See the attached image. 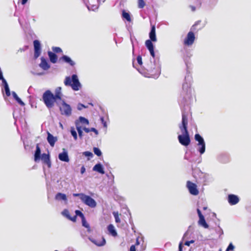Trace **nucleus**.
<instances>
[{
	"instance_id": "1",
	"label": "nucleus",
	"mask_w": 251,
	"mask_h": 251,
	"mask_svg": "<svg viewBox=\"0 0 251 251\" xmlns=\"http://www.w3.org/2000/svg\"><path fill=\"white\" fill-rule=\"evenodd\" d=\"M40 159L44 164L47 165L49 168L51 167V163L49 154L44 153L41 156V149L39 144H37L36 145V151L34 153V161L38 162Z\"/></svg>"
},
{
	"instance_id": "2",
	"label": "nucleus",
	"mask_w": 251,
	"mask_h": 251,
	"mask_svg": "<svg viewBox=\"0 0 251 251\" xmlns=\"http://www.w3.org/2000/svg\"><path fill=\"white\" fill-rule=\"evenodd\" d=\"M42 100L45 105L49 109L52 108L58 99L49 90H46L43 94Z\"/></svg>"
},
{
	"instance_id": "3",
	"label": "nucleus",
	"mask_w": 251,
	"mask_h": 251,
	"mask_svg": "<svg viewBox=\"0 0 251 251\" xmlns=\"http://www.w3.org/2000/svg\"><path fill=\"white\" fill-rule=\"evenodd\" d=\"M64 84L66 86H71L74 91H78L81 87L80 83L76 75H73L72 78L67 76L64 80Z\"/></svg>"
},
{
	"instance_id": "4",
	"label": "nucleus",
	"mask_w": 251,
	"mask_h": 251,
	"mask_svg": "<svg viewBox=\"0 0 251 251\" xmlns=\"http://www.w3.org/2000/svg\"><path fill=\"white\" fill-rule=\"evenodd\" d=\"M182 135L178 136V140L180 144L184 146H188L190 144V138L188 131H181Z\"/></svg>"
},
{
	"instance_id": "5",
	"label": "nucleus",
	"mask_w": 251,
	"mask_h": 251,
	"mask_svg": "<svg viewBox=\"0 0 251 251\" xmlns=\"http://www.w3.org/2000/svg\"><path fill=\"white\" fill-rule=\"evenodd\" d=\"M195 139L198 142V146L200 147L198 151L201 154H203L205 151V143L203 138L199 134H196Z\"/></svg>"
},
{
	"instance_id": "6",
	"label": "nucleus",
	"mask_w": 251,
	"mask_h": 251,
	"mask_svg": "<svg viewBox=\"0 0 251 251\" xmlns=\"http://www.w3.org/2000/svg\"><path fill=\"white\" fill-rule=\"evenodd\" d=\"M62 100V105L60 106L59 109L62 115H65L69 116L72 113V108L69 104L66 103L64 100Z\"/></svg>"
},
{
	"instance_id": "7",
	"label": "nucleus",
	"mask_w": 251,
	"mask_h": 251,
	"mask_svg": "<svg viewBox=\"0 0 251 251\" xmlns=\"http://www.w3.org/2000/svg\"><path fill=\"white\" fill-rule=\"evenodd\" d=\"M186 186L189 193L191 195L197 196L199 194V191L197 189V186L195 183L190 181H187Z\"/></svg>"
},
{
	"instance_id": "8",
	"label": "nucleus",
	"mask_w": 251,
	"mask_h": 251,
	"mask_svg": "<svg viewBox=\"0 0 251 251\" xmlns=\"http://www.w3.org/2000/svg\"><path fill=\"white\" fill-rule=\"evenodd\" d=\"M195 40V36L192 31H189L184 40L183 44L187 46L192 45Z\"/></svg>"
},
{
	"instance_id": "9",
	"label": "nucleus",
	"mask_w": 251,
	"mask_h": 251,
	"mask_svg": "<svg viewBox=\"0 0 251 251\" xmlns=\"http://www.w3.org/2000/svg\"><path fill=\"white\" fill-rule=\"evenodd\" d=\"M82 201L91 208H94L97 205L96 201L90 196L86 195H84Z\"/></svg>"
},
{
	"instance_id": "10",
	"label": "nucleus",
	"mask_w": 251,
	"mask_h": 251,
	"mask_svg": "<svg viewBox=\"0 0 251 251\" xmlns=\"http://www.w3.org/2000/svg\"><path fill=\"white\" fill-rule=\"evenodd\" d=\"M34 45V58L37 59L41 54V48L40 42L35 40L33 41Z\"/></svg>"
},
{
	"instance_id": "11",
	"label": "nucleus",
	"mask_w": 251,
	"mask_h": 251,
	"mask_svg": "<svg viewBox=\"0 0 251 251\" xmlns=\"http://www.w3.org/2000/svg\"><path fill=\"white\" fill-rule=\"evenodd\" d=\"M89 239L98 246H103L106 243V241L104 237L100 235L98 236L97 239L89 237Z\"/></svg>"
},
{
	"instance_id": "12",
	"label": "nucleus",
	"mask_w": 251,
	"mask_h": 251,
	"mask_svg": "<svg viewBox=\"0 0 251 251\" xmlns=\"http://www.w3.org/2000/svg\"><path fill=\"white\" fill-rule=\"evenodd\" d=\"M188 118L185 113L182 114V124L179 126L181 131H188L187 129Z\"/></svg>"
},
{
	"instance_id": "13",
	"label": "nucleus",
	"mask_w": 251,
	"mask_h": 251,
	"mask_svg": "<svg viewBox=\"0 0 251 251\" xmlns=\"http://www.w3.org/2000/svg\"><path fill=\"white\" fill-rule=\"evenodd\" d=\"M199 217V220L198 221V224L199 225L205 228H208L209 227L208 225L206 223L204 217L202 214L201 210L199 209H197V210Z\"/></svg>"
},
{
	"instance_id": "14",
	"label": "nucleus",
	"mask_w": 251,
	"mask_h": 251,
	"mask_svg": "<svg viewBox=\"0 0 251 251\" xmlns=\"http://www.w3.org/2000/svg\"><path fill=\"white\" fill-rule=\"evenodd\" d=\"M227 200L228 203L231 205H235L239 201V199L238 197L233 194L228 195Z\"/></svg>"
},
{
	"instance_id": "15",
	"label": "nucleus",
	"mask_w": 251,
	"mask_h": 251,
	"mask_svg": "<svg viewBox=\"0 0 251 251\" xmlns=\"http://www.w3.org/2000/svg\"><path fill=\"white\" fill-rule=\"evenodd\" d=\"M152 42V41L150 40H147L145 42V45L150 51L151 55L154 58L155 57V53L154 51V46Z\"/></svg>"
},
{
	"instance_id": "16",
	"label": "nucleus",
	"mask_w": 251,
	"mask_h": 251,
	"mask_svg": "<svg viewBox=\"0 0 251 251\" xmlns=\"http://www.w3.org/2000/svg\"><path fill=\"white\" fill-rule=\"evenodd\" d=\"M150 40L152 42H156L157 38L155 34V26L153 25L151 26V31L149 33Z\"/></svg>"
},
{
	"instance_id": "17",
	"label": "nucleus",
	"mask_w": 251,
	"mask_h": 251,
	"mask_svg": "<svg viewBox=\"0 0 251 251\" xmlns=\"http://www.w3.org/2000/svg\"><path fill=\"white\" fill-rule=\"evenodd\" d=\"M41 63L39 66L44 70H47L50 68V65L48 63L47 61L43 57L41 58Z\"/></svg>"
},
{
	"instance_id": "18",
	"label": "nucleus",
	"mask_w": 251,
	"mask_h": 251,
	"mask_svg": "<svg viewBox=\"0 0 251 251\" xmlns=\"http://www.w3.org/2000/svg\"><path fill=\"white\" fill-rule=\"evenodd\" d=\"M47 140L50 146L53 147L55 142L57 141L56 137H54L49 132H48Z\"/></svg>"
},
{
	"instance_id": "19",
	"label": "nucleus",
	"mask_w": 251,
	"mask_h": 251,
	"mask_svg": "<svg viewBox=\"0 0 251 251\" xmlns=\"http://www.w3.org/2000/svg\"><path fill=\"white\" fill-rule=\"evenodd\" d=\"M58 158L59 160L62 161L68 162L69 161V158L68 155V153L66 151H64L62 153H60L58 155Z\"/></svg>"
},
{
	"instance_id": "20",
	"label": "nucleus",
	"mask_w": 251,
	"mask_h": 251,
	"mask_svg": "<svg viewBox=\"0 0 251 251\" xmlns=\"http://www.w3.org/2000/svg\"><path fill=\"white\" fill-rule=\"evenodd\" d=\"M93 170L101 174H104L105 173L102 165L100 163L96 164L93 168Z\"/></svg>"
},
{
	"instance_id": "21",
	"label": "nucleus",
	"mask_w": 251,
	"mask_h": 251,
	"mask_svg": "<svg viewBox=\"0 0 251 251\" xmlns=\"http://www.w3.org/2000/svg\"><path fill=\"white\" fill-rule=\"evenodd\" d=\"M48 54L50 58V61L52 63H56L57 61V56L56 54L50 51L48 52Z\"/></svg>"
},
{
	"instance_id": "22",
	"label": "nucleus",
	"mask_w": 251,
	"mask_h": 251,
	"mask_svg": "<svg viewBox=\"0 0 251 251\" xmlns=\"http://www.w3.org/2000/svg\"><path fill=\"white\" fill-rule=\"evenodd\" d=\"M54 96L56 98L58 99V100H61L62 94L61 93V88L60 87H58L56 88L55 91V94Z\"/></svg>"
},
{
	"instance_id": "23",
	"label": "nucleus",
	"mask_w": 251,
	"mask_h": 251,
	"mask_svg": "<svg viewBox=\"0 0 251 251\" xmlns=\"http://www.w3.org/2000/svg\"><path fill=\"white\" fill-rule=\"evenodd\" d=\"M60 59L63 60L64 62L69 64L72 66H74L75 64V62L72 60L69 57L66 55L62 56Z\"/></svg>"
},
{
	"instance_id": "24",
	"label": "nucleus",
	"mask_w": 251,
	"mask_h": 251,
	"mask_svg": "<svg viewBox=\"0 0 251 251\" xmlns=\"http://www.w3.org/2000/svg\"><path fill=\"white\" fill-rule=\"evenodd\" d=\"M55 199L56 200H63L67 201V197L66 195L64 194H62L61 193H58L55 196Z\"/></svg>"
},
{
	"instance_id": "25",
	"label": "nucleus",
	"mask_w": 251,
	"mask_h": 251,
	"mask_svg": "<svg viewBox=\"0 0 251 251\" xmlns=\"http://www.w3.org/2000/svg\"><path fill=\"white\" fill-rule=\"evenodd\" d=\"M12 94L13 95V98L17 101V102H18L22 106L25 105L24 102L21 100L20 98H19V97L15 92H12Z\"/></svg>"
},
{
	"instance_id": "26",
	"label": "nucleus",
	"mask_w": 251,
	"mask_h": 251,
	"mask_svg": "<svg viewBox=\"0 0 251 251\" xmlns=\"http://www.w3.org/2000/svg\"><path fill=\"white\" fill-rule=\"evenodd\" d=\"M122 17L123 18L126 19V21L129 22H130L131 21L129 13L126 12V11L124 10H123L122 11Z\"/></svg>"
},
{
	"instance_id": "27",
	"label": "nucleus",
	"mask_w": 251,
	"mask_h": 251,
	"mask_svg": "<svg viewBox=\"0 0 251 251\" xmlns=\"http://www.w3.org/2000/svg\"><path fill=\"white\" fill-rule=\"evenodd\" d=\"M108 230L109 232L113 236H116L117 235V232L116 231L114 226L112 225H109L108 226Z\"/></svg>"
},
{
	"instance_id": "28",
	"label": "nucleus",
	"mask_w": 251,
	"mask_h": 251,
	"mask_svg": "<svg viewBox=\"0 0 251 251\" xmlns=\"http://www.w3.org/2000/svg\"><path fill=\"white\" fill-rule=\"evenodd\" d=\"M113 215L115 218V222L117 223H120L121 222V220L119 218V215H121V214H119L118 212H113Z\"/></svg>"
},
{
	"instance_id": "29",
	"label": "nucleus",
	"mask_w": 251,
	"mask_h": 251,
	"mask_svg": "<svg viewBox=\"0 0 251 251\" xmlns=\"http://www.w3.org/2000/svg\"><path fill=\"white\" fill-rule=\"evenodd\" d=\"M82 226L87 228L88 232L91 231V228L89 225L86 222L85 218L82 220Z\"/></svg>"
},
{
	"instance_id": "30",
	"label": "nucleus",
	"mask_w": 251,
	"mask_h": 251,
	"mask_svg": "<svg viewBox=\"0 0 251 251\" xmlns=\"http://www.w3.org/2000/svg\"><path fill=\"white\" fill-rule=\"evenodd\" d=\"M146 3L144 0H138V6L139 8H143L145 7Z\"/></svg>"
},
{
	"instance_id": "31",
	"label": "nucleus",
	"mask_w": 251,
	"mask_h": 251,
	"mask_svg": "<svg viewBox=\"0 0 251 251\" xmlns=\"http://www.w3.org/2000/svg\"><path fill=\"white\" fill-rule=\"evenodd\" d=\"M94 152L95 154H96L98 156H100L101 155V152L100 150L97 147H94L93 149Z\"/></svg>"
},
{
	"instance_id": "32",
	"label": "nucleus",
	"mask_w": 251,
	"mask_h": 251,
	"mask_svg": "<svg viewBox=\"0 0 251 251\" xmlns=\"http://www.w3.org/2000/svg\"><path fill=\"white\" fill-rule=\"evenodd\" d=\"M76 129H77L79 137L80 139H81L82 138V136H83V132H82V131L81 130V126H76Z\"/></svg>"
},
{
	"instance_id": "33",
	"label": "nucleus",
	"mask_w": 251,
	"mask_h": 251,
	"mask_svg": "<svg viewBox=\"0 0 251 251\" xmlns=\"http://www.w3.org/2000/svg\"><path fill=\"white\" fill-rule=\"evenodd\" d=\"M75 213L76 214V216H78L81 218V220L85 219V217H84L83 214L80 211H79L78 210H75Z\"/></svg>"
},
{
	"instance_id": "34",
	"label": "nucleus",
	"mask_w": 251,
	"mask_h": 251,
	"mask_svg": "<svg viewBox=\"0 0 251 251\" xmlns=\"http://www.w3.org/2000/svg\"><path fill=\"white\" fill-rule=\"evenodd\" d=\"M52 50L55 53H60L62 52V50L60 47H54L52 48Z\"/></svg>"
},
{
	"instance_id": "35",
	"label": "nucleus",
	"mask_w": 251,
	"mask_h": 251,
	"mask_svg": "<svg viewBox=\"0 0 251 251\" xmlns=\"http://www.w3.org/2000/svg\"><path fill=\"white\" fill-rule=\"evenodd\" d=\"M71 134H72V136H73L74 139L75 140H76L77 139V133H76V132L74 128H71Z\"/></svg>"
},
{
	"instance_id": "36",
	"label": "nucleus",
	"mask_w": 251,
	"mask_h": 251,
	"mask_svg": "<svg viewBox=\"0 0 251 251\" xmlns=\"http://www.w3.org/2000/svg\"><path fill=\"white\" fill-rule=\"evenodd\" d=\"M62 215L66 217L68 219L70 218V212L67 209H64L62 212Z\"/></svg>"
},
{
	"instance_id": "37",
	"label": "nucleus",
	"mask_w": 251,
	"mask_h": 251,
	"mask_svg": "<svg viewBox=\"0 0 251 251\" xmlns=\"http://www.w3.org/2000/svg\"><path fill=\"white\" fill-rule=\"evenodd\" d=\"M5 89V92L6 95L8 97L10 96V91L8 87V85H6L4 87Z\"/></svg>"
},
{
	"instance_id": "38",
	"label": "nucleus",
	"mask_w": 251,
	"mask_h": 251,
	"mask_svg": "<svg viewBox=\"0 0 251 251\" xmlns=\"http://www.w3.org/2000/svg\"><path fill=\"white\" fill-rule=\"evenodd\" d=\"M79 120H80V121L81 123H82L83 124H85L86 125H88L89 124L88 120L87 119H86V118H85L84 117H79Z\"/></svg>"
},
{
	"instance_id": "39",
	"label": "nucleus",
	"mask_w": 251,
	"mask_h": 251,
	"mask_svg": "<svg viewBox=\"0 0 251 251\" xmlns=\"http://www.w3.org/2000/svg\"><path fill=\"white\" fill-rule=\"evenodd\" d=\"M85 194L83 193H74L73 194L74 197H79L80 200L82 201Z\"/></svg>"
},
{
	"instance_id": "40",
	"label": "nucleus",
	"mask_w": 251,
	"mask_h": 251,
	"mask_svg": "<svg viewBox=\"0 0 251 251\" xmlns=\"http://www.w3.org/2000/svg\"><path fill=\"white\" fill-rule=\"evenodd\" d=\"M83 154L85 156H87V157H92L93 156V153L90 152V151H85L84 152H83Z\"/></svg>"
},
{
	"instance_id": "41",
	"label": "nucleus",
	"mask_w": 251,
	"mask_h": 251,
	"mask_svg": "<svg viewBox=\"0 0 251 251\" xmlns=\"http://www.w3.org/2000/svg\"><path fill=\"white\" fill-rule=\"evenodd\" d=\"M234 247L232 245V244L230 243L226 251H229L230 250H233L234 249Z\"/></svg>"
},
{
	"instance_id": "42",
	"label": "nucleus",
	"mask_w": 251,
	"mask_h": 251,
	"mask_svg": "<svg viewBox=\"0 0 251 251\" xmlns=\"http://www.w3.org/2000/svg\"><path fill=\"white\" fill-rule=\"evenodd\" d=\"M137 61L138 63L140 65H141L142 64V57H141V56L138 55L137 57Z\"/></svg>"
},
{
	"instance_id": "43",
	"label": "nucleus",
	"mask_w": 251,
	"mask_h": 251,
	"mask_svg": "<svg viewBox=\"0 0 251 251\" xmlns=\"http://www.w3.org/2000/svg\"><path fill=\"white\" fill-rule=\"evenodd\" d=\"M194 242H195V241L193 240H192L190 241H187L184 243V245L187 246H189L191 244L194 243Z\"/></svg>"
},
{
	"instance_id": "44",
	"label": "nucleus",
	"mask_w": 251,
	"mask_h": 251,
	"mask_svg": "<svg viewBox=\"0 0 251 251\" xmlns=\"http://www.w3.org/2000/svg\"><path fill=\"white\" fill-rule=\"evenodd\" d=\"M68 219L70 220L71 221H72L73 222H75L76 220V215H75L73 217H71L70 216V218H69Z\"/></svg>"
},
{
	"instance_id": "45",
	"label": "nucleus",
	"mask_w": 251,
	"mask_h": 251,
	"mask_svg": "<svg viewBox=\"0 0 251 251\" xmlns=\"http://www.w3.org/2000/svg\"><path fill=\"white\" fill-rule=\"evenodd\" d=\"M90 130L91 131H93L94 132H95L96 135H97L98 134V131L96 128L92 127L90 128Z\"/></svg>"
},
{
	"instance_id": "46",
	"label": "nucleus",
	"mask_w": 251,
	"mask_h": 251,
	"mask_svg": "<svg viewBox=\"0 0 251 251\" xmlns=\"http://www.w3.org/2000/svg\"><path fill=\"white\" fill-rule=\"evenodd\" d=\"M85 172V168L84 166H82L81 168L80 172L81 174H83Z\"/></svg>"
},
{
	"instance_id": "47",
	"label": "nucleus",
	"mask_w": 251,
	"mask_h": 251,
	"mask_svg": "<svg viewBox=\"0 0 251 251\" xmlns=\"http://www.w3.org/2000/svg\"><path fill=\"white\" fill-rule=\"evenodd\" d=\"M0 80H2V82L3 84L4 87L6 86V85H8L6 80L3 77V79H0Z\"/></svg>"
},
{
	"instance_id": "48",
	"label": "nucleus",
	"mask_w": 251,
	"mask_h": 251,
	"mask_svg": "<svg viewBox=\"0 0 251 251\" xmlns=\"http://www.w3.org/2000/svg\"><path fill=\"white\" fill-rule=\"evenodd\" d=\"M86 107L83 105V104H79L78 105V109L79 110H81L82 108H86Z\"/></svg>"
},
{
	"instance_id": "49",
	"label": "nucleus",
	"mask_w": 251,
	"mask_h": 251,
	"mask_svg": "<svg viewBox=\"0 0 251 251\" xmlns=\"http://www.w3.org/2000/svg\"><path fill=\"white\" fill-rule=\"evenodd\" d=\"M182 248H183L182 243V242H180L179 243V246H178V250H179L178 251H182Z\"/></svg>"
},
{
	"instance_id": "50",
	"label": "nucleus",
	"mask_w": 251,
	"mask_h": 251,
	"mask_svg": "<svg viewBox=\"0 0 251 251\" xmlns=\"http://www.w3.org/2000/svg\"><path fill=\"white\" fill-rule=\"evenodd\" d=\"M130 251H136L135 245H132L130 247Z\"/></svg>"
},
{
	"instance_id": "51",
	"label": "nucleus",
	"mask_w": 251,
	"mask_h": 251,
	"mask_svg": "<svg viewBox=\"0 0 251 251\" xmlns=\"http://www.w3.org/2000/svg\"><path fill=\"white\" fill-rule=\"evenodd\" d=\"M83 130H84L85 132H86V133H88L89 132L91 131L90 130V128H87V127H84L83 128Z\"/></svg>"
},
{
	"instance_id": "52",
	"label": "nucleus",
	"mask_w": 251,
	"mask_h": 251,
	"mask_svg": "<svg viewBox=\"0 0 251 251\" xmlns=\"http://www.w3.org/2000/svg\"><path fill=\"white\" fill-rule=\"evenodd\" d=\"M27 0H22V4H23V5L25 4L26 3V2L27 1Z\"/></svg>"
},
{
	"instance_id": "53",
	"label": "nucleus",
	"mask_w": 251,
	"mask_h": 251,
	"mask_svg": "<svg viewBox=\"0 0 251 251\" xmlns=\"http://www.w3.org/2000/svg\"><path fill=\"white\" fill-rule=\"evenodd\" d=\"M148 72H150L151 73H152L153 72V70H152V69L151 68L150 69H147Z\"/></svg>"
},
{
	"instance_id": "54",
	"label": "nucleus",
	"mask_w": 251,
	"mask_h": 251,
	"mask_svg": "<svg viewBox=\"0 0 251 251\" xmlns=\"http://www.w3.org/2000/svg\"><path fill=\"white\" fill-rule=\"evenodd\" d=\"M3 75H2V73L1 72V71L0 70V79H3Z\"/></svg>"
},
{
	"instance_id": "55",
	"label": "nucleus",
	"mask_w": 251,
	"mask_h": 251,
	"mask_svg": "<svg viewBox=\"0 0 251 251\" xmlns=\"http://www.w3.org/2000/svg\"><path fill=\"white\" fill-rule=\"evenodd\" d=\"M139 244V241H138V240H137V241H136V245H138Z\"/></svg>"
},
{
	"instance_id": "56",
	"label": "nucleus",
	"mask_w": 251,
	"mask_h": 251,
	"mask_svg": "<svg viewBox=\"0 0 251 251\" xmlns=\"http://www.w3.org/2000/svg\"><path fill=\"white\" fill-rule=\"evenodd\" d=\"M206 209H207V207H204L203 208V210H206Z\"/></svg>"
},
{
	"instance_id": "57",
	"label": "nucleus",
	"mask_w": 251,
	"mask_h": 251,
	"mask_svg": "<svg viewBox=\"0 0 251 251\" xmlns=\"http://www.w3.org/2000/svg\"><path fill=\"white\" fill-rule=\"evenodd\" d=\"M103 125H104V126H106V123H105V122H104V123Z\"/></svg>"
}]
</instances>
